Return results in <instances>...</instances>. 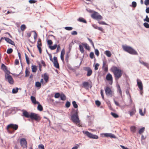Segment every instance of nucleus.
<instances>
[{"mask_svg": "<svg viewBox=\"0 0 149 149\" xmlns=\"http://www.w3.org/2000/svg\"><path fill=\"white\" fill-rule=\"evenodd\" d=\"M25 77L28 76L29 75V72L27 69H26L25 71Z\"/></svg>", "mask_w": 149, "mask_h": 149, "instance_id": "obj_50", "label": "nucleus"}, {"mask_svg": "<svg viewBox=\"0 0 149 149\" xmlns=\"http://www.w3.org/2000/svg\"><path fill=\"white\" fill-rule=\"evenodd\" d=\"M82 45H84L86 49L88 50L90 49V47L87 43H83Z\"/></svg>", "mask_w": 149, "mask_h": 149, "instance_id": "obj_32", "label": "nucleus"}, {"mask_svg": "<svg viewBox=\"0 0 149 149\" xmlns=\"http://www.w3.org/2000/svg\"><path fill=\"white\" fill-rule=\"evenodd\" d=\"M42 46V43L41 40L39 38L37 42V46Z\"/></svg>", "mask_w": 149, "mask_h": 149, "instance_id": "obj_35", "label": "nucleus"}, {"mask_svg": "<svg viewBox=\"0 0 149 149\" xmlns=\"http://www.w3.org/2000/svg\"><path fill=\"white\" fill-rule=\"evenodd\" d=\"M79 147V145L78 144H77L76 146L73 147L72 149H77Z\"/></svg>", "mask_w": 149, "mask_h": 149, "instance_id": "obj_64", "label": "nucleus"}, {"mask_svg": "<svg viewBox=\"0 0 149 149\" xmlns=\"http://www.w3.org/2000/svg\"><path fill=\"white\" fill-rule=\"evenodd\" d=\"M84 70L87 72V76H91L93 72L92 70L89 67H86L84 68Z\"/></svg>", "mask_w": 149, "mask_h": 149, "instance_id": "obj_13", "label": "nucleus"}, {"mask_svg": "<svg viewBox=\"0 0 149 149\" xmlns=\"http://www.w3.org/2000/svg\"><path fill=\"white\" fill-rule=\"evenodd\" d=\"M82 132L89 138L95 139H98V137L97 135L93 134L88 131H83Z\"/></svg>", "mask_w": 149, "mask_h": 149, "instance_id": "obj_4", "label": "nucleus"}, {"mask_svg": "<svg viewBox=\"0 0 149 149\" xmlns=\"http://www.w3.org/2000/svg\"><path fill=\"white\" fill-rule=\"evenodd\" d=\"M98 23L100 24L108 25L107 24L103 21H99Z\"/></svg>", "mask_w": 149, "mask_h": 149, "instance_id": "obj_46", "label": "nucleus"}, {"mask_svg": "<svg viewBox=\"0 0 149 149\" xmlns=\"http://www.w3.org/2000/svg\"><path fill=\"white\" fill-rule=\"evenodd\" d=\"M20 144L21 146L23 148H26L27 147V141L24 138H22L20 140Z\"/></svg>", "mask_w": 149, "mask_h": 149, "instance_id": "obj_7", "label": "nucleus"}, {"mask_svg": "<svg viewBox=\"0 0 149 149\" xmlns=\"http://www.w3.org/2000/svg\"><path fill=\"white\" fill-rule=\"evenodd\" d=\"M102 136L103 137H110V138H112L115 139L116 136L113 134L111 133H102L101 134Z\"/></svg>", "mask_w": 149, "mask_h": 149, "instance_id": "obj_9", "label": "nucleus"}, {"mask_svg": "<svg viewBox=\"0 0 149 149\" xmlns=\"http://www.w3.org/2000/svg\"><path fill=\"white\" fill-rule=\"evenodd\" d=\"M111 114L115 118H117L118 117V116L116 113L111 112Z\"/></svg>", "mask_w": 149, "mask_h": 149, "instance_id": "obj_40", "label": "nucleus"}, {"mask_svg": "<svg viewBox=\"0 0 149 149\" xmlns=\"http://www.w3.org/2000/svg\"><path fill=\"white\" fill-rule=\"evenodd\" d=\"M38 104V105L37 107L38 110L40 111H42L43 110V108L42 106L39 103Z\"/></svg>", "mask_w": 149, "mask_h": 149, "instance_id": "obj_31", "label": "nucleus"}, {"mask_svg": "<svg viewBox=\"0 0 149 149\" xmlns=\"http://www.w3.org/2000/svg\"><path fill=\"white\" fill-rule=\"evenodd\" d=\"M130 114L131 116H133L136 112L135 109L134 108H133L131 111H129Z\"/></svg>", "mask_w": 149, "mask_h": 149, "instance_id": "obj_21", "label": "nucleus"}, {"mask_svg": "<svg viewBox=\"0 0 149 149\" xmlns=\"http://www.w3.org/2000/svg\"><path fill=\"white\" fill-rule=\"evenodd\" d=\"M18 88H13L12 90V93L14 94L16 93L18 91Z\"/></svg>", "mask_w": 149, "mask_h": 149, "instance_id": "obj_37", "label": "nucleus"}, {"mask_svg": "<svg viewBox=\"0 0 149 149\" xmlns=\"http://www.w3.org/2000/svg\"><path fill=\"white\" fill-rule=\"evenodd\" d=\"M139 113L142 116H143L144 115V113H143L142 110L141 109H139Z\"/></svg>", "mask_w": 149, "mask_h": 149, "instance_id": "obj_57", "label": "nucleus"}, {"mask_svg": "<svg viewBox=\"0 0 149 149\" xmlns=\"http://www.w3.org/2000/svg\"><path fill=\"white\" fill-rule=\"evenodd\" d=\"M74 113L71 115V119L72 122L76 125H77L79 127H81L80 123V120L78 113V109H74L73 110Z\"/></svg>", "mask_w": 149, "mask_h": 149, "instance_id": "obj_1", "label": "nucleus"}, {"mask_svg": "<svg viewBox=\"0 0 149 149\" xmlns=\"http://www.w3.org/2000/svg\"><path fill=\"white\" fill-rule=\"evenodd\" d=\"M143 25L146 28H149V24L148 23L145 22L144 23Z\"/></svg>", "mask_w": 149, "mask_h": 149, "instance_id": "obj_49", "label": "nucleus"}, {"mask_svg": "<svg viewBox=\"0 0 149 149\" xmlns=\"http://www.w3.org/2000/svg\"><path fill=\"white\" fill-rule=\"evenodd\" d=\"M25 55L27 63L28 65H29L30 64L29 58L26 53H25Z\"/></svg>", "mask_w": 149, "mask_h": 149, "instance_id": "obj_33", "label": "nucleus"}, {"mask_svg": "<svg viewBox=\"0 0 149 149\" xmlns=\"http://www.w3.org/2000/svg\"><path fill=\"white\" fill-rule=\"evenodd\" d=\"M31 99L32 102L34 104H39V102L36 101V98L33 96H31Z\"/></svg>", "mask_w": 149, "mask_h": 149, "instance_id": "obj_19", "label": "nucleus"}, {"mask_svg": "<svg viewBox=\"0 0 149 149\" xmlns=\"http://www.w3.org/2000/svg\"><path fill=\"white\" fill-rule=\"evenodd\" d=\"M26 27L25 24H22V25L20 27L21 30L22 31H24L26 29Z\"/></svg>", "mask_w": 149, "mask_h": 149, "instance_id": "obj_34", "label": "nucleus"}, {"mask_svg": "<svg viewBox=\"0 0 149 149\" xmlns=\"http://www.w3.org/2000/svg\"><path fill=\"white\" fill-rule=\"evenodd\" d=\"M94 53L93 52H91L90 54V57L91 58L93 59L94 58Z\"/></svg>", "mask_w": 149, "mask_h": 149, "instance_id": "obj_47", "label": "nucleus"}, {"mask_svg": "<svg viewBox=\"0 0 149 149\" xmlns=\"http://www.w3.org/2000/svg\"><path fill=\"white\" fill-rule=\"evenodd\" d=\"M33 32L34 33V38L35 40H36L37 37V35L35 31H33Z\"/></svg>", "mask_w": 149, "mask_h": 149, "instance_id": "obj_60", "label": "nucleus"}, {"mask_svg": "<svg viewBox=\"0 0 149 149\" xmlns=\"http://www.w3.org/2000/svg\"><path fill=\"white\" fill-rule=\"evenodd\" d=\"M104 54L108 57H110L111 56V54L109 51H106Z\"/></svg>", "mask_w": 149, "mask_h": 149, "instance_id": "obj_27", "label": "nucleus"}, {"mask_svg": "<svg viewBox=\"0 0 149 149\" xmlns=\"http://www.w3.org/2000/svg\"><path fill=\"white\" fill-rule=\"evenodd\" d=\"M145 130V128L144 127H143L141 129H140L139 131V133L140 134H141Z\"/></svg>", "mask_w": 149, "mask_h": 149, "instance_id": "obj_39", "label": "nucleus"}, {"mask_svg": "<svg viewBox=\"0 0 149 149\" xmlns=\"http://www.w3.org/2000/svg\"><path fill=\"white\" fill-rule=\"evenodd\" d=\"M39 149H45L44 146L42 144H40L38 146Z\"/></svg>", "mask_w": 149, "mask_h": 149, "instance_id": "obj_48", "label": "nucleus"}, {"mask_svg": "<svg viewBox=\"0 0 149 149\" xmlns=\"http://www.w3.org/2000/svg\"><path fill=\"white\" fill-rule=\"evenodd\" d=\"M144 21L149 22V18L148 17V15L146 16V18L144 19Z\"/></svg>", "mask_w": 149, "mask_h": 149, "instance_id": "obj_56", "label": "nucleus"}, {"mask_svg": "<svg viewBox=\"0 0 149 149\" xmlns=\"http://www.w3.org/2000/svg\"><path fill=\"white\" fill-rule=\"evenodd\" d=\"M19 62L18 60L16 59L15 61V65H18L19 64Z\"/></svg>", "mask_w": 149, "mask_h": 149, "instance_id": "obj_63", "label": "nucleus"}, {"mask_svg": "<svg viewBox=\"0 0 149 149\" xmlns=\"http://www.w3.org/2000/svg\"><path fill=\"white\" fill-rule=\"evenodd\" d=\"M130 130L131 132L135 133L136 131V127L134 126H132L130 127Z\"/></svg>", "mask_w": 149, "mask_h": 149, "instance_id": "obj_25", "label": "nucleus"}, {"mask_svg": "<svg viewBox=\"0 0 149 149\" xmlns=\"http://www.w3.org/2000/svg\"><path fill=\"white\" fill-rule=\"evenodd\" d=\"M70 102L69 101H67L65 104V107L67 108H68L70 107Z\"/></svg>", "mask_w": 149, "mask_h": 149, "instance_id": "obj_44", "label": "nucleus"}, {"mask_svg": "<svg viewBox=\"0 0 149 149\" xmlns=\"http://www.w3.org/2000/svg\"><path fill=\"white\" fill-rule=\"evenodd\" d=\"M95 104L98 106H99L100 105L101 103L98 100H97L95 101Z\"/></svg>", "mask_w": 149, "mask_h": 149, "instance_id": "obj_58", "label": "nucleus"}, {"mask_svg": "<svg viewBox=\"0 0 149 149\" xmlns=\"http://www.w3.org/2000/svg\"><path fill=\"white\" fill-rule=\"evenodd\" d=\"M44 79L46 82H47L48 81L49 77L46 73H45L44 75Z\"/></svg>", "mask_w": 149, "mask_h": 149, "instance_id": "obj_22", "label": "nucleus"}, {"mask_svg": "<svg viewBox=\"0 0 149 149\" xmlns=\"http://www.w3.org/2000/svg\"><path fill=\"white\" fill-rule=\"evenodd\" d=\"M143 65L146 66L148 69L149 70V64L148 63L145 62Z\"/></svg>", "mask_w": 149, "mask_h": 149, "instance_id": "obj_51", "label": "nucleus"}, {"mask_svg": "<svg viewBox=\"0 0 149 149\" xmlns=\"http://www.w3.org/2000/svg\"><path fill=\"white\" fill-rule=\"evenodd\" d=\"M144 4L146 6H148L149 4V1L148 0H145Z\"/></svg>", "mask_w": 149, "mask_h": 149, "instance_id": "obj_55", "label": "nucleus"}, {"mask_svg": "<svg viewBox=\"0 0 149 149\" xmlns=\"http://www.w3.org/2000/svg\"><path fill=\"white\" fill-rule=\"evenodd\" d=\"M60 95L59 93H56L54 95V97L56 98H58L60 96Z\"/></svg>", "mask_w": 149, "mask_h": 149, "instance_id": "obj_45", "label": "nucleus"}, {"mask_svg": "<svg viewBox=\"0 0 149 149\" xmlns=\"http://www.w3.org/2000/svg\"><path fill=\"white\" fill-rule=\"evenodd\" d=\"M88 39L89 41L91 43V44H92L93 47H94V44H93V42L92 41V40L89 38H88Z\"/></svg>", "mask_w": 149, "mask_h": 149, "instance_id": "obj_61", "label": "nucleus"}, {"mask_svg": "<svg viewBox=\"0 0 149 149\" xmlns=\"http://www.w3.org/2000/svg\"><path fill=\"white\" fill-rule=\"evenodd\" d=\"M5 77L6 79L8 80V82L10 84H13V80L11 76L8 74H5Z\"/></svg>", "mask_w": 149, "mask_h": 149, "instance_id": "obj_11", "label": "nucleus"}, {"mask_svg": "<svg viewBox=\"0 0 149 149\" xmlns=\"http://www.w3.org/2000/svg\"><path fill=\"white\" fill-rule=\"evenodd\" d=\"M36 1L35 0H30L29 1V2L30 3H35Z\"/></svg>", "mask_w": 149, "mask_h": 149, "instance_id": "obj_59", "label": "nucleus"}, {"mask_svg": "<svg viewBox=\"0 0 149 149\" xmlns=\"http://www.w3.org/2000/svg\"><path fill=\"white\" fill-rule=\"evenodd\" d=\"M37 70V66L35 65H33L32 66V70L33 72H36Z\"/></svg>", "mask_w": 149, "mask_h": 149, "instance_id": "obj_23", "label": "nucleus"}, {"mask_svg": "<svg viewBox=\"0 0 149 149\" xmlns=\"http://www.w3.org/2000/svg\"><path fill=\"white\" fill-rule=\"evenodd\" d=\"M102 68L105 72H107L108 71V69L107 65V62L105 61H103Z\"/></svg>", "mask_w": 149, "mask_h": 149, "instance_id": "obj_15", "label": "nucleus"}, {"mask_svg": "<svg viewBox=\"0 0 149 149\" xmlns=\"http://www.w3.org/2000/svg\"><path fill=\"white\" fill-rule=\"evenodd\" d=\"M23 116H24L25 117L29 118L30 117V113H29L26 111L24 110H22Z\"/></svg>", "mask_w": 149, "mask_h": 149, "instance_id": "obj_16", "label": "nucleus"}, {"mask_svg": "<svg viewBox=\"0 0 149 149\" xmlns=\"http://www.w3.org/2000/svg\"><path fill=\"white\" fill-rule=\"evenodd\" d=\"M61 99L62 100H65L66 99V97L63 94H61L60 96Z\"/></svg>", "mask_w": 149, "mask_h": 149, "instance_id": "obj_26", "label": "nucleus"}, {"mask_svg": "<svg viewBox=\"0 0 149 149\" xmlns=\"http://www.w3.org/2000/svg\"><path fill=\"white\" fill-rule=\"evenodd\" d=\"M91 17L93 19L99 20L102 19V16L97 12L93 11V13L91 15Z\"/></svg>", "mask_w": 149, "mask_h": 149, "instance_id": "obj_5", "label": "nucleus"}, {"mask_svg": "<svg viewBox=\"0 0 149 149\" xmlns=\"http://www.w3.org/2000/svg\"><path fill=\"white\" fill-rule=\"evenodd\" d=\"M95 54L97 56H98L99 55V52L98 50L96 49L95 50Z\"/></svg>", "mask_w": 149, "mask_h": 149, "instance_id": "obj_43", "label": "nucleus"}, {"mask_svg": "<svg viewBox=\"0 0 149 149\" xmlns=\"http://www.w3.org/2000/svg\"><path fill=\"white\" fill-rule=\"evenodd\" d=\"M65 53L64 49H62L61 52V60L63 61H64V55Z\"/></svg>", "mask_w": 149, "mask_h": 149, "instance_id": "obj_20", "label": "nucleus"}, {"mask_svg": "<svg viewBox=\"0 0 149 149\" xmlns=\"http://www.w3.org/2000/svg\"><path fill=\"white\" fill-rule=\"evenodd\" d=\"M137 84L140 90L142 91L143 89V86L142 82L141 80L137 79Z\"/></svg>", "mask_w": 149, "mask_h": 149, "instance_id": "obj_12", "label": "nucleus"}, {"mask_svg": "<svg viewBox=\"0 0 149 149\" xmlns=\"http://www.w3.org/2000/svg\"><path fill=\"white\" fill-rule=\"evenodd\" d=\"M78 20L80 22H82L85 23H86V21L82 18H79L78 19Z\"/></svg>", "mask_w": 149, "mask_h": 149, "instance_id": "obj_29", "label": "nucleus"}, {"mask_svg": "<svg viewBox=\"0 0 149 149\" xmlns=\"http://www.w3.org/2000/svg\"><path fill=\"white\" fill-rule=\"evenodd\" d=\"M83 86L86 88H87L89 87V83L87 82H84L82 84Z\"/></svg>", "mask_w": 149, "mask_h": 149, "instance_id": "obj_24", "label": "nucleus"}, {"mask_svg": "<svg viewBox=\"0 0 149 149\" xmlns=\"http://www.w3.org/2000/svg\"><path fill=\"white\" fill-rule=\"evenodd\" d=\"M57 47V45L56 44L54 45L53 46H49V48L51 50H54Z\"/></svg>", "mask_w": 149, "mask_h": 149, "instance_id": "obj_28", "label": "nucleus"}, {"mask_svg": "<svg viewBox=\"0 0 149 149\" xmlns=\"http://www.w3.org/2000/svg\"><path fill=\"white\" fill-rule=\"evenodd\" d=\"M72 104L74 107L75 108H77L78 107V105L76 102L75 101H73L72 102Z\"/></svg>", "mask_w": 149, "mask_h": 149, "instance_id": "obj_36", "label": "nucleus"}, {"mask_svg": "<svg viewBox=\"0 0 149 149\" xmlns=\"http://www.w3.org/2000/svg\"><path fill=\"white\" fill-rule=\"evenodd\" d=\"M79 50L82 53H83L84 52V50L83 46L82 45H79Z\"/></svg>", "mask_w": 149, "mask_h": 149, "instance_id": "obj_30", "label": "nucleus"}, {"mask_svg": "<svg viewBox=\"0 0 149 149\" xmlns=\"http://www.w3.org/2000/svg\"><path fill=\"white\" fill-rule=\"evenodd\" d=\"M132 5L133 7H135L136 6V3L135 1H133L132 3Z\"/></svg>", "mask_w": 149, "mask_h": 149, "instance_id": "obj_54", "label": "nucleus"}, {"mask_svg": "<svg viewBox=\"0 0 149 149\" xmlns=\"http://www.w3.org/2000/svg\"><path fill=\"white\" fill-rule=\"evenodd\" d=\"M105 91L106 95L108 96L112 97L113 96L114 93L111 89L109 87H107L105 89Z\"/></svg>", "mask_w": 149, "mask_h": 149, "instance_id": "obj_8", "label": "nucleus"}, {"mask_svg": "<svg viewBox=\"0 0 149 149\" xmlns=\"http://www.w3.org/2000/svg\"><path fill=\"white\" fill-rule=\"evenodd\" d=\"M99 65V64L98 63H97L95 66V70H97L98 69V67Z\"/></svg>", "mask_w": 149, "mask_h": 149, "instance_id": "obj_52", "label": "nucleus"}, {"mask_svg": "<svg viewBox=\"0 0 149 149\" xmlns=\"http://www.w3.org/2000/svg\"><path fill=\"white\" fill-rule=\"evenodd\" d=\"M47 42L48 45H49V46H51L50 45L52 44V41L51 40H47Z\"/></svg>", "mask_w": 149, "mask_h": 149, "instance_id": "obj_53", "label": "nucleus"}, {"mask_svg": "<svg viewBox=\"0 0 149 149\" xmlns=\"http://www.w3.org/2000/svg\"><path fill=\"white\" fill-rule=\"evenodd\" d=\"M11 128L15 130H17L18 128V125L17 124H10L8 125L7 127V129L8 132L9 133H11V131H10L9 128Z\"/></svg>", "mask_w": 149, "mask_h": 149, "instance_id": "obj_10", "label": "nucleus"}, {"mask_svg": "<svg viewBox=\"0 0 149 149\" xmlns=\"http://www.w3.org/2000/svg\"><path fill=\"white\" fill-rule=\"evenodd\" d=\"M54 61H53L54 67L57 68H59V65L58 62L57 58L56 57H54Z\"/></svg>", "mask_w": 149, "mask_h": 149, "instance_id": "obj_14", "label": "nucleus"}, {"mask_svg": "<svg viewBox=\"0 0 149 149\" xmlns=\"http://www.w3.org/2000/svg\"><path fill=\"white\" fill-rule=\"evenodd\" d=\"M77 32L75 31H73L71 33V34L73 35H77Z\"/></svg>", "mask_w": 149, "mask_h": 149, "instance_id": "obj_62", "label": "nucleus"}, {"mask_svg": "<svg viewBox=\"0 0 149 149\" xmlns=\"http://www.w3.org/2000/svg\"><path fill=\"white\" fill-rule=\"evenodd\" d=\"M64 28L68 31H71L73 29V28L71 27H65Z\"/></svg>", "mask_w": 149, "mask_h": 149, "instance_id": "obj_42", "label": "nucleus"}, {"mask_svg": "<svg viewBox=\"0 0 149 149\" xmlns=\"http://www.w3.org/2000/svg\"><path fill=\"white\" fill-rule=\"evenodd\" d=\"M122 47L124 51L131 54L134 55L138 54L137 52L130 47L123 45Z\"/></svg>", "mask_w": 149, "mask_h": 149, "instance_id": "obj_3", "label": "nucleus"}, {"mask_svg": "<svg viewBox=\"0 0 149 149\" xmlns=\"http://www.w3.org/2000/svg\"><path fill=\"white\" fill-rule=\"evenodd\" d=\"M116 79H118L122 75V71L121 70L116 67H113L111 68Z\"/></svg>", "mask_w": 149, "mask_h": 149, "instance_id": "obj_2", "label": "nucleus"}, {"mask_svg": "<svg viewBox=\"0 0 149 149\" xmlns=\"http://www.w3.org/2000/svg\"><path fill=\"white\" fill-rule=\"evenodd\" d=\"M106 79L108 81L112 82L113 78L112 75L109 73H108L106 76Z\"/></svg>", "mask_w": 149, "mask_h": 149, "instance_id": "obj_18", "label": "nucleus"}, {"mask_svg": "<svg viewBox=\"0 0 149 149\" xmlns=\"http://www.w3.org/2000/svg\"><path fill=\"white\" fill-rule=\"evenodd\" d=\"M5 40L8 43L12 45H15V43L13 41L8 38L4 37V38Z\"/></svg>", "mask_w": 149, "mask_h": 149, "instance_id": "obj_17", "label": "nucleus"}, {"mask_svg": "<svg viewBox=\"0 0 149 149\" xmlns=\"http://www.w3.org/2000/svg\"><path fill=\"white\" fill-rule=\"evenodd\" d=\"M13 51V49L12 48H9L7 49V53L8 54H11Z\"/></svg>", "mask_w": 149, "mask_h": 149, "instance_id": "obj_41", "label": "nucleus"}, {"mask_svg": "<svg viewBox=\"0 0 149 149\" xmlns=\"http://www.w3.org/2000/svg\"><path fill=\"white\" fill-rule=\"evenodd\" d=\"M35 86L37 87H40L41 86V83L39 82H36Z\"/></svg>", "mask_w": 149, "mask_h": 149, "instance_id": "obj_38", "label": "nucleus"}, {"mask_svg": "<svg viewBox=\"0 0 149 149\" xmlns=\"http://www.w3.org/2000/svg\"><path fill=\"white\" fill-rule=\"evenodd\" d=\"M30 116V118L31 119L33 120H34L37 121H39L40 119V116L38 114H36L34 113H31Z\"/></svg>", "mask_w": 149, "mask_h": 149, "instance_id": "obj_6", "label": "nucleus"}]
</instances>
